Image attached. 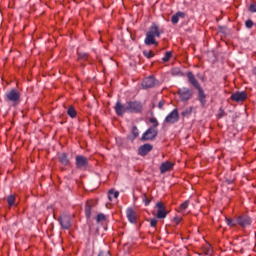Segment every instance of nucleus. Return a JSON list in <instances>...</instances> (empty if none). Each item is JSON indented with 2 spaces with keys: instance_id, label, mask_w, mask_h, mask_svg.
Masks as SVG:
<instances>
[{
  "instance_id": "1",
  "label": "nucleus",
  "mask_w": 256,
  "mask_h": 256,
  "mask_svg": "<svg viewBox=\"0 0 256 256\" xmlns=\"http://www.w3.org/2000/svg\"><path fill=\"white\" fill-rule=\"evenodd\" d=\"M165 33V30L159 26L157 23H152L146 32V37L144 39L145 45H159L155 37L159 38Z\"/></svg>"
},
{
  "instance_id": "2",
  "label": "nucleus",
  "mask_w": 256,
  "mask_h": 256,
  "mask_svg": "<svg viewBox=\"0 0 256 256\" xmlns=\"http://www.w3.org/2000/svg\"><path fill=\"white\" fill-rule=\"evenodd\" d=\"M186 77L188 78V83H190V85H193L194 88L197 89L198 101H200L201 105H205L207 103V95H205V91H203L201 84H199V81H197V78H195V74L189 71L186 73Z\"/></svg>"
},
{
  "instance_id": "3",
  "label": "nucleus",
  "mask_w": 256,
  "mask_h": 256,
  "mask_svg": "<svg viewBox=\"0 0 256 256\" xmlns=\"http://www.w3.org/2000/svg\"><path fill=\"white\" fill-rule=\"evenodd\" d=\"M6 103H12L13 105H19L21 103V93L17 89L7 91L4 96Z\"/></svg>"
},
{
  "instance_id": "4",
  "label": "nucleus",
  "mask_w": 256,
  "mask_h": 256,
  "mask_svg": "<svg viewBox=\"0 0 256 256\" xmlns=\"http://www.w3.org/2000/svg\"><path fill=\"white\" fill-rule=\"evenodd\" d=\"M126 110H128V113H141L143 104L139 101H128L126 102Z\"/></svg>"
},
{
  "instance_id": "5",
  "label": "nucleus",
  "mask_w": 256,
  "mask_h": 256,
  "mask_svg": "<svg viewBox=\"0 0 256 256\" xmlns=\"http://www.w3.org/2000/svg\"><path fill=\"white\" fill-rule=\"evenodd\" d=\"M75 161L76 167L80 169V171H86L87 167H89V158L83 155H77Z\"/></svg>"
},
{
  "instance_id": "6",
  "label": "nucleus",
  "mask_w": 256,
  "mask_h": 256,
  "mask_svg": "<svg viewBox=\"0 0 256 256\" xmlns=\"http://www.w3.org/2000/svg\"><path fill=\"white\" fill-rule=\"evenodd\" d=\"M159 135L157 128H148L142 135L141 141H153Z\"/></svg>"
},
{
  "instance_id": "7",
  "label": "nucleus",
  "mask_w": 256,
  "mask_h": 256,
  "mask_svg": "<svg viewBox=\"0 0 256 256\" xmlns=\"http://www.w3.org/2000/svg\"><path fill=\"white\" fill-rule=\"evenodd\" d=\"M178 95H179L181 101H183V102L189 101V99H191L193 97V90H191L187 87H183L178 90Z\"/></svg>"
},
{
  "instance_id": "8",
  "label": "nucleus",
  "mask_w": 256,
  "mask_h": 256,
  "mask_svg": "<svg viewBox=\"0 0 256 256\" xmlns=\"http://www.w3.org/2000/svg\"><path fill=\"white\" fill-rule=\"evenodd\" d=\"M179 122V110L174 109L172 112H170L165 120L164 123H168L169 125H174V123Z\"/></svg>"
},
{
  "instance_id": "9",
  "label": "nucleus",
  "mask_w": 256,
  "mask_h": 256,
  "mask_svg": "<svg viewBox=\"0 0 256 256\" xmlns=\"http://www.w3.org/2000/svg\"><path fill=\"white\" fill-rule=\"evenodd\" d=\"M236 223L237 225H240V227L245 228L249 227L253 223V220L251 219V217L243 214L237 217Z\"/></svg>"
},
{
  "instance_id": "10",
  "label": "nucleus",
  "mask_w": 256,
  "mask_h": 256,
  "mask_svg": "<svg viewBox=\"0 0 256 256\" xmlns=\"http://www.w3.org/2000/svg\"><path fill=\"white\" fill-rule=\"evenodd\" d=\"M156 207L158 209L156 214L157 219H165L169 214L165 208V204H163V202H157Z\"/></svg>"
},
{
  "instance_id": "11",
  "label": "nucleus",
  "mask_w": 256,
  "mask_h": 256,
  "mask_svg": "<svg viewBox=\"0 0 256 256\" xmlns=\"http://www.w3.org/2000/svg\"><path fill=\"white\" fill-rule=\"evenodd\" d=\"M114 110L116 112V115H118V117H123L125 113H128L127 103L122 104L121 102L117 101L114 106Z\"/></svg>"
},
{
  "instance_id": "12",
  "label": "nucleus",
  "mask_w": 256,
  "mask_h": 256,
  "mask_svg": "<svg viewBox=\"0 0 256 256\" xmlns=\"http://www.w3.org/2000/svg\"><path fill=\"white\" fill-rule=\"evenodd\" d=\"M231 101H235V103H243L247 99V92L241 91L233 93L230 97Z\"/></svg>"
},
{
  "instance_id": "13",
  "label": "nucleus",
  "mask_w": 256,
  "mask_h": 256,
  "mask_svg": "<svg viewBox=\"0 0 256 256\" xmlns=\"http://www.w3.org/2000/svg\"><path fill=\"white\" fill-rule=\"evenodd\" d=\"M157 85V80L153 76H149L142 81V87L144 89H153Z\"/></svg>"
},
{
  "instance_id": "14",
  "label": "nucleus",
  "mask_w": 256,
  "mask_h": 256,
  "mask_svg": "<svg viewBox=\"0 0 256 256\" xmlns=\"http://www.w3.org/2000/svg\"><path fill=\"white\" fill-rule=\"evenodd\" d=\"M151 151H153V145L149 143L143 144L138 148V155H140L141 157H146V155H149Z\"/></svg>"
},
{
  "instance_id": "15",
  "label": "nucleus",
  "mask_w": 256,
  "mask_h": 256,
  "mask_svg": "<svg viewBox=\"0 0 256 256\" xmlns=\"http://www.w3.org/2000/svg\"><path fill=\"white\" fill-rule=\"evenodd\" d=\"M58 221H59L62 229H70L71 228V217L64 215V216H61L58 219Z\"/></svg>"
},
{
  "instance_id": "16",
  "label": "nucleus",
  "mask_w": 256,
  "mask_h": 256,
  "mask_svg": "<svg viewBox=\"0 0 256 256\" xmlns=\"http://www.w3.org/2000/svg\"><path fill=\"white\" fill-rule=\"evenodd\" d=\"M126 217H127L128 221L130 223H132L133 225H135V223H137V212H135V210H133V208H128L126 210Z\"/></svg>"
},
{
  "instance_id": "17",
  "label": "nucleus",
  "mask_w": 256,
  "mask_h": 256,
  "mask_svg": "<svg viewBox=\"0 0 256 256\" xmlns=\"http://www.w3.org/2000/svg\"><path fill=\"white\" fill-rule=\"evenodd\" d=\"M172 169H173V163L166 161L161 164L160 173L163 175L164 173H167V171H171Z\"/></svg>"
},
{
  "instance_id": "18",
  "label": "nucleus",
  "mask_w": 256,
  "mask_h": 256,
  "mask_svg": "<svg viewBox=\"0 0 256 256\" xmlns=\"http://www.w3.org/2000/svg\"><path fill=\"white\" fill-rule=\"evenodd\" d=\"M185 17H186L185 12L179 11L172 16L171 22L173 23V25H177V23H179V19H185Z\"/></svg>"
},
{
  "instance_id": "19",
  "label": "nucleus",
  "mask_w": 256,
  "mask_h": 256,
  "mask_svg": "<svg viewBox=\"0 0 256 256\" xmlns=\"http://www.w3.org/2000/svg\"><path fill=\"white\" fill-rule=\"evenodd\" d=\"M58 159H59L60 163L62 165H64L65 167H67V165H69V157L67 156V153L60 154Z\"/></svg>"
},
{
  "instance_id": "20",
  "label": "nucleus",
  "mask_w": 256,
  "mask_h": 256,
  "mask_svg": "<svg viewBox=\"0 0 256 256\" xmlns=\"http://www.w3.org/2000/svg\"><path fill=\"white\" fill-rule=\"evenodd\" d=\"M67 115H69L71 119H75V117H77V110H75V107L69 106L67 110Z\"/></svg>"
},
{
  "instance_id": "21",
  "label": "nucleus",
  "mask_w": 256,
  "mask_h": 256,
  "mask_svg": "<svg viewBox=\"0 0 256 256\" xmlns=\"http://www.w3.org/2000/svg\"><path fill=\"white\" fill-rule=\"evenodd\" d=\"M91 209H93V204L88 202L85 206V215L87 219H91Z\"/></svg>"
},
{
  "instance_id": "22",
  "label": "nucleus",
  "mask_w": 256,
  "mask_h": 256,
  "mask_svg": "<svg viewBox=\"0 0 256 256\" xmlns=\"http://www.w3.org/2000/svg\"><path fill=\"white\" fill-rule=\"evenodd\" d=\"M119 197V191H113V190H110L108 192V199L109 201H113V199H117Z\"/></svg>"
},
{
  "instance_id": "23",
  "label": "nucleus",
  "mask_w": 256,
  "mask_h": 256,
  "mask_svg": "<svg viewBox=\"0 0 256 256\" xmlns=\"http://www.w3.org/2000/svg\"><path fill=\"white\" fill-rule=\"evenodd\" d=\"M7 203L9 207H13L15 205V195L11 194L7 197Z\"/></svg>"
},
{
  "instance_id": "24",
  "label": "nucleus",
  "mask_w": 256,
  "mask_h": 256,
  "mask_svg": "<svg viewBox=\"0 0 256 256\" xmlns=\"http://www.w3.org/2000/svg\"><path fill=\"white\" fill-rule=\"evenodd\" d=\"M172 75H174V77H183V72H181L179 68H174L172 69Z\"/></svg>"
},
{
  "instance_id": "25",
  "label": "nucleus",
  "mask_w": 256,
  "mask_h": 256,
  "mask_svg": "<svg viewBox=\"0 0 256 256\" xmlns=\"http://www.w3.org/2000/svg\"><path fill=\"white\" fill-rule=\"evenodd\" d=\"M143 55H144V57H146L147 59H153V57H155V53H153V51L144 50V51H143Z\"/></svg>"
},
{
  "instance_id": "26",
  "label": "nucleus",
  "mask_w": 256,
  "mask_h": 256,
  "mask_svg": "<svg viewBox=\"0 0 256 256\" xmlns=\"http://www.w3.org/2000/svg\"><path fill=\"white\" fill-rule=\"evenodd\" d=\"M150 123L152 124V127L150 128L157 129L159 127V121H157V118L155 117L150 118Z\"/></svg>"
},
{
  "instance_id": "27",
  "label": "nucleus",
  "mask_w": 256,
  "mask_h": 256,
  "mask_svg": "<svg viewBox=\"0 0 256 256\" xmlns=\"http://www.w3.org/2000/svg\"><path fill=\"white\" fill-rule=\"evenodd\" d=\"M131 133L133 135L132 139H137V137H139V128H137V126H133Z\"/></svg>"
},
{
  "instance_id": "28",
  "label": "nucleus",
  "mask_w": 256,
  "mask_h": 256,
  "mask_svg": "<svg viewBox=\"0 0 256 256\" xmlns=\"http://www.w3.org/2000/svg\"><path fill=\"white\" fill-rule=\"evenodd\" d=\"M193 113V108H187L184 111H182L181 115L182 117H189Z\"/></svg>"
},
{
  "instance_id": "29",
  "label": "nucleus",
  "mask_w": 256,
  "mask_h": 256,
  "mask_svg": "<svg viewBox=\"0 0 256 256\" xmlns=\"http://www.w3.org/2000/svg\"><path fill=\"white\" fill-rule=\"evenodd\" d=\"M96 221L97 223H101V221H107V217L105 216V214L100 213L97 215Z\"/></svg>"
},
{
  "instance_id": "30",
  "label": "nucleus",
  "mask_w": 256,
  "mask_h": 256,
  "mask_svg": "<svg viewBox=\"0 0 256 256\" xmlns=\"http://www.w3.org/2000/svg\"><path fill=\"white\" fill-rule=\"evenodd\" d=\"M255 25V23L253 22V20L248 19L245 21V27L246 29H253V26Z\"/></svg>"
},
{
  "instance_id": "31",
  "label": "nucleus",
  "mask_w": 256,
  "mask_h": 256,
  "mask_svg": "<svg viewBox=\"0 0 256 256\" xmlns=\"http://www.w3.org/2000/svg\"><path fill=\"white\" fill-rule=\"evenodd\" d=\"M226 223L229 227H235L237 225V220H233L231 218H226Z\"/></svg>"
},
{
  "instance_id": "32",
  "label": "nucleus",
  "mask_w": 256,
  "mask_h": 256,
  "mask_svg": "<svg viewBox=\"0 0 256 256\" xmlns=\"http://www.w3.org/2000/svg\"><path fill=\"white\" fill-rule=\"evenodd\" d=\"M171 55H172L171 52H166L165 55H164V57L162 58V61H163L164 63H167V62L169 61V59H171Z\"/></svg>"
},
{
  "instance_id": "33",
  "label": "nucleus",
  "mask_w": 256,
  "mask_h": 256,
  "mask_svg": "<svg viewBox=\"0 0 256 256\" xmlns=\"http://www.w3.org/2000/svg\"><path fill=\"white\" fill-rule=\"evenodd\" d=\"M187 207H189V200L184 201V202L180 205V210H181V211H186Z\"/></svg>"
},
{
  "instance_id": "34",
  "label": "nucleus",
  "mask_w": 256,
  "mask_h": 256,
  "mask_svg": "<svg viewBox=\"0 0 256 256\" xmlns=\"http://www.w3.org/2000/svg\"><path fill=\"white\" fill-rule=\"evenodd\" d=\"M223 117H225V110L220 108L218 111V119H223Z\"/></svg>"
},
{
  "instance_id": "35",
  "label": "nucleus",
  "mask_w": 256,
  "mask_h": 256,
  "mask_svg": "<svg viewBox=\"0 0 256 256\" xmlns=\"http://www.w3.org/2000/svg\"><path fill=\"white\" fill-rule=\"evenodd\" d=\"M157 223H158L157 218H152L150 220V227H157Z\"/></svg>"
},
{
  "instance_id": "36",
  "label": "nucleus",
  "mask_w": 256,
  "mask_h": 256,
  "mask_svg": "<svg viewBox=\"0 0 256 256\" xmlns=\"http://www.w3.org/2000/svg\"><path fill=\"white\" fill-rule=\"evenodd\" d=\"M143 203H145L146 207L150 205L151 200H149V198H147V195L143 196Z\"/></svg>"
},
{
  "instance_id": "37",
  "label": "nucleus",
  "mask_w": 256,
  "mask_h": 256,
  "mask_svg": "<svg viewBox=\"0 0 256 256\" xmlns=\"http://www.w3.org/2000/svg\"><path fill=\"white\" fill-rule=\"evenodd\" d=\"M249 11H250V13H256V5L255 4H251L249 6Z\"/></svg>"
},
{
  "instance_id": "38",
  "label": "nucleus",
  "mask_w": 256,
  "mask_h": 256,
  "mask_svg": "<svg viewBox=\"0 0 256 256\" xmlns=\"http://www.w3.org/2000/svg\"><path fill=\"white\" fill-rule=\"evenodd\" d=\"M165 105V100H161L159 103H158V109H163Z\"/></svg>"
},
{
  "instance_id": "39",
  "label": "nucleus",
  "mask_w": 256,
  "mask_h": 256,
  "mask_svg": "<svg viewBox=\"0 0 256 256\" xmlns=\"http://www.w3.org/2000/svg\"><path fill=\"white\" fill-rule=\"evenodd\" d=\"M181 217H175L174 218V223H176V225H179L181 223Z\"/></svg>"
},
{
  "instance_id": "40",
  "label": "nucleus",
  "mask_w": 256,
  "mask_h": 256,
  "mask_svg": "<svg viewBox=\"0 0 256 256\" xmlns=\"http://www.w3.org/2000/svg\"><path fill=\"white\" fill-rule=\"evenodd\" d=\"M198 79H200L201 81H205V76L201 75V74H197Z\"/></svg>"
}]
</instances>
